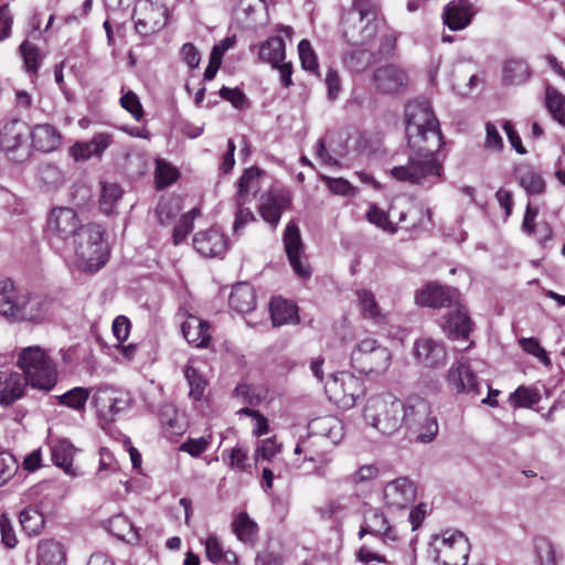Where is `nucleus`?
Returning a JSON list of instances; mask_svg holds the SVG:
<instances>
[{"label": "nucleus", "mask_w": 565, "mask_h": 565, "mask_svg": "<svg viewBox=\"0 0 565 565\" xmlns=\"http://www.w3.org/2000/svg\"><path fill=\"white\" fill-rule=\"evenodd\" d=\"M207 446L209 441L204 437L191 438L180 446V450L188 452L192 457H198L207 449Z\"/></svg>", "instance_id": "obj_64"}, {"label": "nucleus", "mask_w": 565, "mask_h": 565, "mask_svg": "<svg viewBox=\"0 0 565 565\" xmlns=\"http://www.w3.org/2000/svg\"><path fill=\"white\" fill-rule=\"evenodd\" d=\"M0 533L1 541L7 547L13 548L17 545L18 540L15 537L11 521L6 514L0 515Z\"/></svg>", "instance_id": "obj_61"}, {"label": "nucleus", "mask_w": 565, "mask_h": 565, "mask_svg": "<svg viewBox=\"0 0 565 565\" xmlns=\"http://www.w3.org/2000/svg\"><path fill=\"white\" fill-rule=\"evenodd\" d=\"M260 174L258 168H249L245 170L238 180L237 205L245 203V195L256 188L257 179Z\"/></svg>", "instance_id": "obj_49"}, {"label": "nucleus", "mask_w": 565, "mask_h": 565, "mask_svg": "<svg viewBox=\"0 0 565 565\" xmlns=\"http://www.w3.org/2000/svg\"><path fill=\"white\" fill-rule=\"evenodd\" d=\"M49 310V301L41 296L19 291L14 298L0 309L1 317L10 322L39 321Z\"/></svg>", "instance_id": "obj_8"}, {"label": "nucleus", "mask_w": 565, "mask_h": 565, "mask_svg": "<svg viewBox=\"0 0 565 565\" xmlns=\"http://www.w3.org/2000/svg\"><path fill=\"white\" fill-rule=\"evenodd\" d=\"M228 303L237 312L246 313L255 309L256 295L254 288L247 282L233 286Z\"/></svg>", "instance_id": "obj_31"}, {"label": "nucleus", "mask_w": 565, "mask_h": 565, "mask_svg": "<svg viewBox=\"0 0 565 565\" xmlns=\"http://www.w3.org/2000/svg\"><path fill=\"white\" fill-rule=\"evenodd\" d=\"M180 203L177 198L161 200L156 209V214L161 224L170 222L179 212Z\"/></svg>", "instance_id": "obj_54"}, {"label": "nucleus", "mask_w": 565, "mask_h": 565, "mask_svg": "<svg viewBox=\"0 0 565 565\" xmlns=\"http://www.w3.org/2000/svg\"><path fill=\"white\" fill-rule=\"evenodd\" d=\"M18 463L9 452H0V487L8 482L17 472Z\"/></svg>", "instance_id": "obj_57"}, {"label": "nucleus", "mask_w": 565, "mask_h": 565, "mask_svg": "<svg viewBox=\"0 0 565 565\" xmlns=\"http://www.w3.org/2000/svg\"><path fill=\"white\" fill-rule=\"evenodd\" d=\"M98 416L105 422H114L116 416L129 407L128 393L110 386H100L93 396Z\"/></svg>", "instance_id": "obj_11"}, {"label": "nucleus", "mask_w": 565, "mask_h": 565, "mask_svg": "<svg viewBox=\"0 0 565 565\" xmlns=\"http://www.w3.org/2000/svg\"><path fill=\"white\" fill-rule=\"evenodd\" d=\"M29 137L32 139L33 147L43 152L53 151L61 143V135L56 128L50 124L36 125L30 131Z\"/></svg>", "instance_id": "obj_30"}, {"label": "nucleus", "mask_w": 565, "mask_h": 565, "mask_svg": "<svg viewBox=\"0 0 565 565\" xmlns=\"http://www.w3.org/2000/svg\"><path fill=\"white\" fill-rule=\"evenodd\" d=\"M430 550L436 562L444 565H460L457 557L467 558L469 544L461 532L445 531L434 535Z\"/></svg>", "instance_id": "obj_9"}, {"label": "nucleus", "mask_w": 565, "mask_h": 565, "mask_svg": "<svg viewBox=\"0 0 565 565\" xmlns=\"http://www.w3.org/2000/svg\"><path fill=\"white\" fill-rule=\"evenodd\" d=\"M270 316L275 327L288 323H297L299 321L297 307L282 298H273L270 303Z\"/></svg>", "instance_id": "obj_34"}, {"label": "nucleus", "mask_w": 565, "mask_h": 565, "mask_svg": "<svg viewBox=\"0 0 565 565\" xmlns=\"http://www.w3.org/2000/svg\"><path fill=\"white\" fill-rule=\"evenodd\" d=\"M545 104L555 120L565 122V97L561 93L555 88L547 87Z\"/></svg>", "instance_id": "obj_46"}, {"label": "nucleus", "mask_w": 565, "mask_h": 565, "mask_svg": "<svg viewBox=\"0 0 565 565\" xmlns=\"http://www.w3.org/2000/svg\"><path fill=\"white\" fill-rule=\"evenodd\" d=\"M108 530L119 540L132 543L138 541L139 534L134 524L125 515L118 514L109 519Z\"/></svg>", "instance_id": "obj_40"}, {"label": "nucleus", "mask_w": 565, "mask_h": 565, "mask_svg": "<svg viewBox=\"0 0 565 565\" xmlns=\"http://www.w3.org/2000/svg\"><path fill=\"white\" fill-rule=\"evenodd\" d=\"M0 405L8 407L24 396L25 386L29 384L25 377L18 372H1Z\"/></svg>", "instance_id": "obj_25"}, {"label": "nucleus", "mask_w": 565, "mask_h": 565, "mask_svg": "<svg viewBox=\"0 0 565 565\" xmlns=\"http://www.w3.org/2000/svg\"><path fill=\"white\" fill-rule=\"evenodd\" d=\"M286 57V46L284 40L276 35L271 36L259 45L258 58L262 62L269 63L271 66H279Z\"/></svg>", "instance_id": "obj_35"}, {"label": "nucleus", "mask_w": 565, "mask_h": 565, "mask_svg": "<svg viewBox=\"0 0 565 565\" xmlns=\"http://www.w3.org/2000/svg\"><path fill=\"white\" fill-rule=\"evenodd\" d=\"M390 217V213L386 214L384 211L380 210L374 205L371 206V209L367 212V220L371 223L384 230L395 232L396 228L392 225L391 221H388Z\"/></svg>", "instance_id": "obj_60"}, {"label": "nucleus", "mask_w": 565, "mask_h": 565, "mask_svg": "<svg viewBox=\"0 0 565 565\" xmlns=\"http://www.w3.org/2000/svg\"><path fill=\"white\" fill-rule=\"evenodd\" d=\"M205 554L210 562L218 563L224 557V551L216 535L211 534L204 542Z\"/></svg>", "instance_id": "obj_59"}, {"label": "nucleus", "mask_w": 565, "mask_h": 565, "mask_svg": "<svg viewBox=\"0 0 565 565\" xmlns=\"http://www.w3.org/2000/svg\"><path fill=\"white\" fill-rule=\"evenodd\" d=\"M168 21V10L162 6L149 4L142 11V17L135 21L136 31L147 36L160 31Z\"/></svg>", "instance_id": "obj_24"}, {"label": "nucleus", "mask_w": 565, "mask_h": 565, "mask_svg": "<svg viewBox=\"0 0 565 565\" xmlns=\"http://www.w3.org/2000/svg\"><path fill=\"white\" fill-rule=\"evenodd\" d=\"M417 494L416 484L406 477L387 482L383 490L384 502L387 507L402 510L411 505Z\"/></svg>", "instance_id": "obj_14"}, {"label": "nucleus", "mask_w": 565, "mask_h": 565, "mask_svg": "<svg viewBox=\"0 0 565 565\" xmlns=\"http://www.w3.org/2000/svg\"><path fill=\"white\" fill-rule=\"evenodd\" d=\"M210 326L206 321L189 315L181 323L184 339L196 348H206L211 341Z\"/></svg>", "instance_id": "obj_27"}, {"label": "nucleus", "mask_w": 565, "mask_h": 565, "mask_svg": "<svg viewBox=\"0 0 565 565\" xmlns=\"http://www.w3.org/2000/svg\"><path fill=\"white\" fill-rule=\"evenodd\" d=\"M289 198L281 193L270 192L263 196L260 203V215L274 228L278 225L282 211L287 207Z\"/></svg>", "instance_id": "obj_29"}, {"label": "nucleus", "mask_w": 565, "mask_h": 565, "mask_svg": "<svg viewBox=\"0 0 565 565\" xmlns=\"http://www.w3.org/2000/svg\"><path fill=\"white\" fill-rule=\"evenodd\" d=\"M519 343L526 353L537 358L544 365H551V360L547 356L546 351L541 347L536 339L522 338L519 340Z\"/></svg>", "instance_id": "obj_56"}, {"label": "nucleus", "mask_w": 565, "mask_h": 565, "mask_svg": "<svg viewBox=\"0 0 565 565\" xmlns=\"http://www.w3.org/2000/svg\"><path fill=\"white\" fill-rule=\"evenodd\" d=\"M198 215H200V210L196 207H193L188 213L182 215V217L173 228V241L175 245L183 242L186 235L192 231L194 218Z\"/></svg>", "instance_id": "obj_50"}, {"label": "nucleus", "mask_w": 565, "mask_h": 565, "mask_svg": "<svg viewBox=\"0 0 565 565\" xmlns=\"http://www.w3.org/2000/svg\"><path fill=\"white\" fill-rule=\"evenodd\" d=\"M179 177V171L164 160H156V183L159 189L171 185Z\"/></svg>", "instance_id": "obj_47"}, {"label": "nucleus", "mask_w": 565, "mask_h": 565, "mask_svg": "<svg viewBox=\"0 0 565 565\" xmlns=\"http://www.w3.org/2000/svg\"><path fill=\"white\" fill-rule=\"evenodd\" d=\"M516 180L519 184L529 194H541L545 191V181L543 177L534 171L530 166H519L515 169Z\"/></svg>", "instance_id": "obj_37"}, {"label": "nucleus", "mask_w": 565, "mask_h": 565, "mask_svg": "<svg viewBox=\"0 0 565 565\" xmlns=\"http://www.w3.org/2000/svg\"><path fill=\"white\" fill-rule=\"evenodd\" d=\"M330 399L343 408L352 407L356 399L364 394L362 381L349 372L332 375L327 383Z\"/></svg>", "instance_id": "obj_10"}, {"label": "nucleus", "mask_w": 565, "mask_h": 565, "mask_svg": "<svg viewBox=\"0 0 565 565\" xmlns=\"http://www.w3.org/2000/svg\"><path fill=\"white\" fill-rule=\"evenodd\" d=\"M534 550L540 565H557L555 546L548 539L544 536L536 537Z\"/></svg>", "instance_id": "obj_45"}, {"label": "nucleus", "mask_w": 565, "mask_h": 565, "mask_svg": "<svg viewBox=\"0 0 565 565\" xmlns=\"http://www.w3.org/2000/svg\"><path fill=\"white\" fill-rule=\"evenodd\" d=\"M30 129L25 122L12 119L3 124L0 129V149L11 152L24 145L29 138Z\"/></svg>", "instance_id": "obj_23"}, {"label": "nucleus", "mask_w": 565, "mask_h": 565, "mask_svg": "<svg viewBox=\"0 0 565 565\" xmlns=\"http://www.w3.org/2000/svg\"><path fill=\"white\" fill-rule=\"evenodd\" d=\"M104 231L97 224H86L73 237L74 250L79 266L87 271L99 270L107 262L108 247Z\"/></svg>", "instance_id": "obj_3"}, {"label": "nucleus", "mask_w": 565, "mask_h": 565, "mask_svg": "<svg viewBox=\"0 0 565 565\" xmlns=\"http://www.w3.org/2000/svg\"><path fill=\"white\" fill-rule=\"evenodd\" d=\"M17 365L34 388L50 392L57 383L56 365L39 345L23 348L18 354Z\"/></svg>", "instance_id": "obj_2"}, {"label": "nucleus", "mask_w": 565, "mask_h": 565, "mask_svg": "<svg viewBox=\"0 0 565 565\" xmlns=\"http://www.w3.org/2000/svg\"><path fill=\"white\" fill-rule=\"evenodd\" d=\"M121 195L122 190L117 183L104 182L102 184V194L99 199L100 210L105 214H110L121 199Z\"/></svg>", "instance_id": "obj_44"}, {"label": "nucleus", "mask_w": 565, "mask_h": 565, "mask_svg": "<svg viewBox=\"0 0 565 565\" xmlns=\"http://www.w3.org/2000/svg\"><path fill=\"white\" fill-rule=\"evenodd\" d=\"M443 330L454 339H466L471 331V320L462 306L449 311L441 322Z\"/></svg>", "instance_id": "obj_26"}, {"label": "nucleus", "mask_w": 565, "mask_h": 565, "mask_svg": "<svg viewBox=\"0 0 565 565\" xmlns=\"http://www.w3.org/2000/svg\"><path fill=\"white\" fill-rule=\"evenodd\" d=\"M184 375L190 386V396L196 401L201 399L205 391L206 381L193 366H186Z\"/></svg>", "instance_id": "obj_52"}, {"label": "nucleus", "mask_w": 565, "mask_h": 565, "mask_svg": "<svg viewBox=\"0 0 565 565\" xmlns=\"http://www.w3.org/2000/svg\"><path fill=\"white\" fill-rule=\"evenodd\" d=\"M82 226L76 212L70 207L53 209L47 221L49 232L62 241L74 237Z\"/></svg>", "instance_id": "obj_15"}, {"label": "nucleus", "mask_w": 565, "mask_h": 565, "mask_svg": "<svg viewBox=\"0 0 565 565\" xmlns=\"http://www.w3.org/2000/svg\"><path fill=\"white\" fill-rule=\"evenodd\" d=\"M343 36L352 45H363L377 33L376 9L369 0H354L342 19Z\"/></svg>", "instance_id": "obj_4"}, {"label": "nucleus", "mask_w": 565, "mask_h": 565, "mask_svg": "<svg viewBox=\"0 0 565 565\" xmlns=\"http://www.w3.org/2000/svg\"><path fill=\"white\" fill-rule=\"evenodd\" d=\"M284 246L290 266L300 278H308L311 275L309 265L302 259L303 244L299 227L290 222L284 233Z\"/></svg>", "instance_id": "obj_13"}, {"label": "nucleus", "mask_w": 565, "mask_h": 565, "mask_svg": "<svg viewBox=\"0 0 565 565\" xmlns=\"http://www.w3.org/2000/svg\"><path fill=\"white\" fill-rule=\"evenodd\" d=\"M414 355L424 367L437 369L445 365L447 351L441 341L420 338L414 343Z\"/></svg>", "instance_id": "obj_16"}, {"label": "nucleus", "mask_w": 565, "mask_h": 565, "mask_svg": "<svg viewBox=\"0 0 565 565\" xmlns=\"http://www.w3.org/2000/svg\"><path fill=\"white\" fill-rule=\"evenodd\" d=\"M416 303L430 308L448 307L452 302L457 303L458 291L455 288L443 287L436 284H428L416 294Z\"/></svg>", "instance_id": "obj_19"}, {"label": "nucleus", "mask_w": 565, "mask_h": 565, "mask_svg": "<svg viewBox=\"0 0 565 565\" xmlns=\"http://www.w3.org/2000/svg\"><path fill=\"white\" fill-rule=\"evenodd\" d=\"M109 135L98 134L88 142H76L70 149V154L75 161H85L92 157H99L109 146Z\"/></svg>", "instance_id": "obj_28"}, {"label": "nucleus", "mask_w": 565, "mask_h": 565, "mask_svg": "<svg viewBox=\"0 0 565 565\" xmlns=\"http://www.w3.org/2000/svg\"><path fill=\"white\" fill-rule=\"evenodd\" d=\"M403 425L419 443H430L438 433V423L430 414V405L419 396H411L403 403Z\"/></svg>", "instance_id": "obj_6"}, {"label": "nucleus", "mask_w": 565, "mask_h": 565, "mask_svg": "<svg viewBox=\"0 0 565 565\" xmlns=\"http://www.w3.org/2000/svg\"><path fill=\"white\" fill-rule=\"evenodd\" d=\"M448 385L457 393H467L477 396L481 392V383L472 371L469 360L458 358L447 373Z\"/></svg>", "instance_id": "obj_12"}, {"label": "nucleus", "mask_w": 565, "mask_h": 565, "mask_svg": "<svg viewBox=\"0 0 565 565\" xmlns=\"http://www.w3.org/2000/svg\"><path fill=\"white\" fill-rule=\"evenodd\" d=\"M326 184L334 194L340 195H352L354 193V189L349 181L343 178H323Z\"/></svg>", "instance_id": "obj_62"}, {"label": "nucleus", "mask_w": 565, "mask_h": 565, "mask_svg": "<svg viewBox=\"0 0 565 565\" xmlns=\"http://www.w3.org/2000/svg\"><path fill=\"white\" fill-rule=\"evenodd\" d=\"M531 76V70L523 60L513 58L503 67V82L510 85H521Z\"/></svg>", "instance_id": "obj_38"}, {"label": "nucleus", "mask_w": 565, "mask_h": 565, "mask_svg": "<svg viewBox=\"0 0 565 565\" xmlns=\"http://www.w3.org/2000/svg\"><path fill=\"white\" fill-rule=\"evenodd\" d=\"M365 523L370 534L381 536L385 543L397 540L396 531L379 509H370L365 512Z\"/></svg>", "instance_id": "obj_32"}, {"label": "nucleus", "mask_w": 565, "mask_h": 565, "mask_svg": "<svg viewBox=\"0 0 565 565\" xmlns=\"http://www.w3.org/2000/svg\"><path fill=\"white\" fill-rule=\"evenodd\" d=\"M120 105L130 113L136 120H140L142 118L143 109L139 97L134 92H127L122 95L120 98Z\"/></svg>", "instance_id": "obj_58"}, {"label": "nucleus", "mask_w": 565, "mask_h": 565, "mask_svg": "<svg viewBox=\"0 0 565 565\" xmlns=\"http://www.w3.org/2000/svg\"><path fill=\"white\" fill-rule=\"evenodd\" d=\"M403 402L393 395L369 398L364 407V419L383 435H392L403 425Z\"/></svg>", "instance_id": "obj_5"}, {"label": "nucleus", "mask_w": 565, "mask_h": 565, "mask_svg": "<svg viewBox=\"0 0 565 565\" xmlns=\"http://www.w3.org/2000/svg\"><path fill=\"white\" fill-rule=\"evenodd\" d=\"M391 363V351L373 338L358 341L351 352L352 366L366 375H383Z\"/></svg>", "instance_id": "obj_7"}, {"label": "nucleus", "mask_w": 565, "mask_h": 565, "mask_svg": "<svg viewBox=\"0 0 565 565\" xmlns=\"http://www.w3.org/2000/svg\"><path fill=\"white\" fill-rule=\"evenodd\" d=\"M20 524L28 535H38L44 526V516L35 508H26L20 512Z\"/></svg>", "instance_id": "obj_43"}, {"label": "nucleus", "mask_w": 565, "mask_h": 565, "mask_svg": "<svg viewBox=\"0 0 565 565\" xmlns=\"http://www.w3.org/2000/svg\"><path fill=\"white\" fill-rule=\"evenodd\" d=\"M75 454L74 446L66 439L57 440L51 448L53 462L64 469L66 473L73 475L72 462Z\"/></svg>", "instance_id": "obj_39"}, {"label": "nucleus", "mask_w": 565, "mask_h": 565, "mask_svg": "<svg viewBox=\"0 0 565 565\" xmlns=\"http://www.w3.org/2000/svg\"><path fill=\"white\" fill-rule=\"evenodd\" d=\"M373 54L366 50H355L344 57L345 66L352 72H361L372 63Z\"/></svg>", "instance_id": "obj_51"}, {"label": "nucleus", "mask_w": 565, "mask_h": 565, "mask_svg": "<svg viewBox=\"0 0 565 565\" xmlns=\"http://www.w3.org/2000/svg\"><path fill=\"white\" fill-rule=\"evenodd\" d=\"M39 565H65L64 546L55 540H44L38 546Z\"/></svg>", "instance_id": "obj_36"}, {"label": "nucleus", "mask_w": 565, "mask_h": 565, "mask_svg": "<svg viewBox=\"0 0 565 565\" xmlns=\"http://www.w3.org/2000/svg\"><path fill=\"white\" fill-rule=\"evenodd\" d=\"M541 395L537 390L520 386L510 396L511 403L516 407H531L539 403Z\"/></svg>", "instance_id": "obj_48"}, {"label": "nucleus", "mask_w": 565, "mask_h": 565, "mask_svg": "<svg viewBox=\"0 0 565 565\" xmlns=\"http://www.w3.org/2000/svg\"><path fill=\"white\" fill-rule=\"evenodd\" d=\"M299 57L301 61V66L306 71L315 72L318 71V63L316 54L311 47V44L308 40H301L298 44Z\"/></svg>", "instance_id": "obj_55"}, {"label": "nucleus", "mask_w": 565, "mask_h": 565, "mask_svg": "<svg viewBox=\"0 0 565 565\" xmlns=\"http://www.w3.org/2000/svg\"><path fill=\"white\" fill-rule=\"evenodd\" d=\"M89 395V388L77 386L62 395L55 396V398L57 399L58 405L66 406L76 412H82L85 409Z\"/></svg>", "instance_id": "obj_41"}, {"label": "nucleus", "mask_w": 565, "mask_h": 565, "mask_svg": "<svg viewBox=\"0 0 565 565\" xmlns=\"http://www.w3.org/2000/svg\"><path fill=\"white\" fill-rule=\"evenodd\" d=\"M20 52L23 57L26 72L30 74H35L40 65L38 46L29 41H24L20 45Z\"/></svg>", "instance_id": "obj_53"}, {"label": "nucleus", "mask_w": 565, "mask_h": 565, "mask_svg": "<svg viewBox=\"0 0 565 565\" xmlns=\"http://www.w3.org/2000/svg\"><path fill=\"white\" fill-rule=\"evenodd\" d=\"M334 446H328V443L319 437H315L310 431L306 438L301 439L295 447V454L305 455V460L311 462L330 463L332 457L330 455Z\"/></svg>", "instance_id": "obj_21"}, {"label": "nucleus", "mask_w": 565, "mask_h": 565, "mask_svg": "<svg viewBox=\"0 0 565 565\" xmlns=\"http://www.w3.org/2000/svg\"><path fill=\"white\" fill-rule=\"evenodd\" d=\"M373 81L382 93L396 94L405 89L408 84V76L398 66L386 65L374 72Z\"/></svg>", "instance_id": "obj_18"}, {"label": "nucleus", "mask_w": 565, "mask_h": 565, "mask_svg": "<svg viewBox=\"0 0 565 565\" xmlns=\"http://www.w3.org/2000/svg\"><path fill=\"white\" fill-rule=\"evenodd\" d=\"M195 250L204 257H217L227 249V242L223 233L215 228L198 232L193 237Z\"/></svg>", "instance_id": "obj_20"}, {"label": "nucleus", "mask_w": 565, "mask_h": 565, "mask_svg": "<svg viewBox=\"0 0 565 565\" xmlns=\"http://www.w3.org/2000/svg\"><path fill=\"white\" fill-rule=\"evenodd\" d=\"M405 131L412 150L404 166L394 167L391 175L412 184L434 183L441 173V166L435 158L443 145L439 121L426 99H414L405 107Z\"/></svg>", "instance_id": "obj_1"}, {"label": "nucleus", "mask_w": 565, "mask_h": 565, "mask_svg": "<svg viewBox=\"0 0 565 565\" xmlns=\"http://www.w3.org/2000/svg\"><path fill=\"white\" fill-rule=\"evenodd\" d=\"M258 526L247 513L241 512L233 522V531L242 542L249 543L256 537Z\"/></svg>", "instance_id": "obj_42"}, {"label": "nucleus", "mask_w": 565, "mask_h": 565, "mask_svg": "<svg viewBox=\"0 0 565 565\" xmlns=\"http://www.w3.org/2000/svg\"><path fill=\"white\" fill-rule=\"evenodd\" d=\"M360 312L364 319L371 320L374 324L385 322V315L382 312L375 295L367 289H359L355 292Z\"/></svg>", "instance_id": "obj_33"}, {"label": "nucleus", "mask_w": 565, "mask_h": 565, "mask_svg": "<svg viewBox=\"0 0 565 565\" xmlns=\"http://www.w3.org/2000/svg\"><path fill=\"white\" fill-rule=\"evenodd\" d=\"M475 12L468 0H452L444 10V23L452 31H460L467 28Z\"/></svg>", "instance_id": "obj_22"}, {"label": "nucleus", "mask_w": 565, "mask_h": 565, "mask_svg": "<svg viewBox=\"0 0 565 565\" xmlns=\"http://www.w3.org/2000/svg\"><path fill=\"white\" fill-rule=\"evenodd\" d=\"M379 469L374 465L361 466L356 471L350 476V481L354 484L371 481L376 478Z\"/></svg>", "instance_id": "obj_63"}, {"label": "nucleus", "mask_w": 565, "mask_h": 565, "mask_svg": "<svg viewBox=\"0 0 565 565\" xmlns=\"http://www.w3.org/2000/svg\"><path fill=\"white\" fill-rule=\"evenodd\" d=\"M308 431L335 447L344 437V425L335 416H321L308 423Z\"/></svg>", "instance_id": "obj_17"}]
</instances>
